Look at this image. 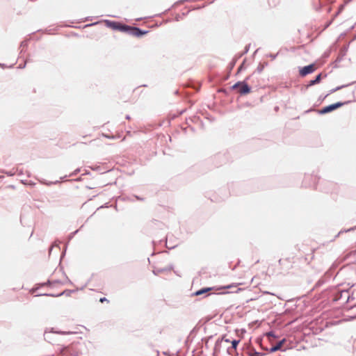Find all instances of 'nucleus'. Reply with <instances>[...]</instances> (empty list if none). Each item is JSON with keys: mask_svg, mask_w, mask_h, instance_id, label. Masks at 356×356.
Returning <instances> with one entry per match:
<instances>
[{"mask_svg": "<svg viewBox=\"0 0 356 356\" xmlns=\"http://www.w3.org/2000/svg\"><path fill=\"white\" fill-rule=\"evenodd\" d=\"M345 4H342L339 6V10L337 11V13H336V15H339L344 8L345 7Z\"/></svg>", "mask_w": 356, "mask_h": 356, "instance_id": "nucleus-24", "label": "nucleus"}, {"mask_svg": "<svg viewBox=\"0 0 356 356\" xmlns=\"http://www.w3.org/2000/svg\"><path fill=\"white\" fill-rule=\"evenodd\" d=\"M321 79H322V74L320 73V74H317L314 79L309 81V82L307 84V87L308 88V87H310V86H312L314 85L319 83L321 82Z\"/></svg>", "mask_w": 356, "mask_h": 356, "instance_id": "nucleus-11", "label": "nucleus"}, {"mask_svg": "<svg viewBox=\"0 0 356 356\" xmlns=\"http://www.w3.org/2000/svg\"><path fill=\"white\" fill-rule=\"evenodd\" d=\"M277 54H270L268 55V56L272 59V60H274L276 57H277Z\"/></svg>", "mask_w": 356, "mask_h": 356, "instance_id": "nucleus-32", "label": "nucleus"}, {"mask_svg": "<svg viewBox=\"0 0 356 356\" xmlns=\"http://www.w3.org/2000/svg\"><path fill=\"white\" fill-rule=\"evenodd\" d=\"M222 340H224L227 343H229L230 342V340L229 339H225L224 337H222V339H218L216 341V343H215V348H214L215 350H217L218 346H220V343H221V341Z\"/></svg>", "mask_w": 356, "mask_h": 356, "instance_id": "nucleus-14", "label": "nucleus"}, {"mask_svg": "<svg viewBox=\"0 0 356 356\" xmlns=\"http://www.w3.org/2000/svg\"><path fill=\"white\" fill-rule=\"evenodd\" d=\"M67 176H64L63 177H61L60 179H64L65 178H66Z\"/></svg>", "mask_w": 356, "mask_h": 356, "instance_id": "nucleus-45", "label": "nucleus"}, {"mask_svg": "<svg viewBox=\"0 0 356 356\" xmlns=\"http://www.w3.org/2000/svg\"><path fill=\"white\" fill-rule=\"evenodd\" d=\"M235 63H236V60H234L230 63V65H231V66H230V68H231V69H232V68L234 67V66Z\"/></svg>", "mask_w": 356, "mask_h": 356, "instance_id": "nucleus-38", "label": "nucleus"}, {"mask_svg": "<svg viewBox=\"0 0 356 356\" xmlns=\"http://www.w3.org/2000/svg\"><path fill=\"white\" fill-rule=\"evenodd\" d=\"M135 197L138 200H143V198L139 197V196H137V195H135Z\"/></svg>", "mask_w": 356, "mask_h": 356, "instance_id": "nucleus-39", "label": "nucleus"}, {"mask_svg": "<svg viewBox=\"0 0 356 356\" xmlns=\"http://www.w3.org/2000/svg\"><path fill=\"white\" fill-rule=\"evenodd\" d=\"M346 51H347V47H344L343 49H341V57L345 56V54L346 53Z\"/></svg>", "mask_w": 356, "mask_h": 356, "instance_id": "nucleus-25", "label": "nucleus"}, {"mask_svg": "<svg viewBox=\"0 0 356 356\" xmlns=\"http://www.w3.org/2000/svg\"><path fill=\"white\" fill-rule=\"evenodd\" d=\"M286 341V339H282L281 341H280L278 343H277L275 345L273 346L270 349H269V352L270 353H274V352H276L277 350H280L282 349V347L283 346V344L284 343V342Z\"/></svg>", "mask_w": 356, "mask_h": 356, "instance_id": "nucleus-8", "label": "nucleus"}, {"mask_svg": "<svg viewBox=\"0 0 356 356\" xmlns=\"http://www.w3.org/2000/svg\"><path fill=\"white\" fill-rule=\"evenodd\" d=\"M348 292H349L348 290H342V291H340V296H339V297L338 298L339 299L342 298L343 297V296L348 294Z\"/></svg>", "mask_w": 356, "mask_h": 356, "instance_id": "nucleus-19", "label": "nucleus"}, {"mask_svg": "<svg viewBox=\"0 0 356 356\" xmlns=\"http://www.w3.org/2000/svg\"><path fill=\"white\" fill-rule=\"evenodd\" d=\"M351 0H345L344 3L345 5L348 4L349 2H350Z\"/></svg>", "mask_w": 356, "mask_h": 356, "instance_id": "nucleus-40", "label": "nucleus"}, {"mask_svg": "<svg viewBox=\"0 0 356 356\" xmlns=\"http://www.w3.org/2000/svg\"><path fill=\"white\" fill-rule=\"evenodd\" d=\"M27 46H28V40H23L21 42L20 48L22 49H21L20 54H22V52H24L25 51V49L27 47Z\"/></svg>", "mask_w": 356, "mask_h": 356, "instance_id": "nucleus-15", "label": "nucleus"}, {"mask_svg": "<svg viewBox=\"0 0 356 356\" xmlns=\"http://www.w3.org/2000/svg\"><path fill=\"white\" fill-rule=\"evenodd\" d=\"M267 335L269 336V337H272L273 338H277V337L275 334V333L273 332V331H270L269 332L267 333Z\"/></svg>", "mask_w": 356, "mask_h": 356, "instance_id": "nucleus-27", "label": "nucleus"}, {"mask_svg": "<svg viewBox=\"0 0 356 356\" xmlns=\"http://www.w3.org/2000/svg\"><path fill=\"white\" fill-rule=\"evenodd\" d=\"M56 353L60 356H79V353L74 348V346H60L56 350Z\"/></svg>", "mask_w": 356, "mask_h": 356, "instance_id": "nucleus-2", "label": "nucleus"}, {"mask_svg": "<svg viewBox=\"0 0 356 356\" xmlns=\"http://www.w3.org/2000/svg\"><path fill=\"white\" fill-rule=\"evenodd\" d=\"M316 70L315 64H309L308 65L301 67L299 70V74L301 76H305L307 74H312Z\"/></svg>", "mask_w": 356, "mask_h": 356, "instance_id": "nucleus-5", "label": "nucleus"}, {"mask_svg": "<svg viewBox=\"0 0 356 356\" xmlns=\"http://www.w3.org/2000/svg\"><path fill=\"white\" fill-rule=\"evenodd\" d=\"M251 91V87L246 83L245 81H243L241 85L239 86L238 92L241 95H245L250 93Z\"/></svg>", "mask_w": 356, "mask_h": 356, "instance_id": "nucleus-6", "label": "nucleus"}, {"mask_svg": "<svg viewBox=\"0 0 356 356\" xmlns=\"http://www.w3.org/2000/svg\"><path fill=\"white\" fill-rule=\"evenodd\" d=\"M99 168H100V167H99V166H98V167H97V168H95V169L97 170H99Z\"/></svg>", "mask_w": 356, "mask_h": 356, "instance_id": "nucleus-46", "label": "nucleus"}, {"mask_svg": "<svg viewBox=\"0 0 356 356\" xmlns=\"http://www.w3.org/2000/svg\"><path fill=\"white\" fill-rule=\"evenodd\" d=\"M77 232H78V230H76L75 232L71 233L70 235L69 236V240H71L73 238V236H74V234H76Z\"/></svg>", "mask_w": 356, "mask_h": 356, "instance_id": "nucleus-30", "label": "nucleus"}, {"mask_svg": "<svg viewBox=\"0 0 356 356\" xmlns=\"http://www.w3.org/2000/svg\"><path fill=\"white\" fill-rule=\"evenodd\" d=\"M249 46H250V44H249V45H247V46L245 47L244 51L241 54V56H242V55L245 54H247V53H248V51H249Z\"/></svg>", "mask_w": 356, "mask_h": 356, "instance_id": "nucleus-29", "label": "nucleus"}, {"mask_svg": "<svg viewBox=\"0 0 356 356\" xmlns=\"http://www.w3.org/2000/svg\"><path fill=\"white\" fill-rule=\"evenodd\" d=\"M324 280L321 279L316 283V286H321L322 284H323Z\"/></svg>", "mask_w": 356, "mask_h": 356, "instance_id": "nucleus-26", "label": "nucleus"}, {"mask_svg": "<svg viewBox=\"0 0 356 356\" xmlns=\"http://www.w3.org/2000/svg\"><path fill=\"white\" fill-rule=\"evenodd\" d=\"M104 23L106 24L107 27H109L113 30H118V26L120 25V22H115V21H111L108 19L104 20Z\"/></svg>", "mask_w": 356, "mask_h": 356, "instance_id": "nucleus-9", "label": "nucleus"}, {"mask_svg": "<svg viewBox=\"0 0 356 356\" xmlns=\"http://www.w3.org/2000/svg\"><path fill=\"white\" fill-rule=\"evenodd\" d=\"M267 65V63H264V64H261V63H260V64L258 65V67H257V70L259 72H261L263 71L264 68V66H265V65Z\"/></svg>", "mask_w": 356, "mask_h": 356, "instance_id": "nucleus-17", "label": "nucleus"}, {"mask_svg": "<svg viewBox=\"0 0 356 356\" xmlns=\"http://www.w3.org/2000/svg\"><path fill=\"white\" fill-rule=\"evenodd\" d=\"M26 62L27 61L26 60L24 64H20L18 67L20 68V69L24 68L25 66H26Z\"/></svg>", "mask_w": 356, "mask_h": 356, "instance_id": "nucleus-34", "label": "nucleus"}, {"mask_svg": "<svg viewBox=\"0 0 356 356\" xmlns=\"http://www.w3.org/2000/svg\"><path fill=\"white\" fill-rule=\"evenodd\" d=\"M117 31H120L123 33H126L130 35L136 36L138 38L142 37L147 34L149 31L146 30H142L137 26H131L120 22L118 29Z\"/></svg>", "mask_w": 356, "mask_h": 356, "instance_id": "nucleus-1", "label": "nucleus"}, {"mask_svg": "<svg viewBox=\"0 0 356 356\" xmlns=\"http://www.w3.org/2000/svg\"><path fill=\"white\" fill-rule=\"evenodd\" d=\"M243 65H244V61L243 62V63L238 67V72H240L243 69Z\"/></svg>", "mask_w": 356, "mask_h": 356, "instance_id": "nucleus-33", "label": "nucleus"}, {"mask_svg": "<svg viewBox=\"0 0 356 356\" xmlns=\"http://www.w3.org/2000/svg\"><path fill=\"white\" fill-rule=\"evenodd\" d=\"M248 355L249 356H262L264 354L257 352L255 349H252L248 353Z\"/></svg>", "mask_w": 356, "mask_h": 356, "instance_id": "nucleus-13", "label": "nucleus"}, {"mask_svg": "<svg viewBox=\"0 0 356 356\" xmlns=\"http://www.w3.org/2000/svg\"><path fill=\"white\" fill-rule=\"evenodd\" d=\"M176 20H177V21H178V20H179V17H176Z\"/></svg>", "mask_w": 356, "mask_h": 356, "instance_id": "nucleus-48", "label": "nucleus"}, {"mask_svg": "<svg viewBox=\"0 0 356 356\" xmlns=\"http://www.w3.org/2000/svg\"><path fill=\"white\" fill-rule=\"evenodd\" d=\"M74 334L76 332H62V331H54V329H51V331L47 332V330L44 333V340L50 343H54L56 341L53 337V334Z\"/></svg>", "mask_w": 356, "mask_h": 356, "instance_id": "nucleus-4", "label": "nucleus"}, {"mask_svg": "<svg viewBox=\"0 0 356 356\" xmlns=\"http://www.w3.org/2000/svg\"><path fill=\"white\" fill-rule=\"evenodd\" d=\"M79 169L75 170L70 176L76 175L79 172Z\"/></svg>", "mask_w": 356, "mask_h": 356, "instance_id": "nucleus-35", "label": "nucleus"}, {"mask_svg": "<svg viewBox=\"0 0 356 356\" xmlns=\"http://www.w3.org/2000/svg\"><path fill=\"white\" fill-rule=\"evenodd\" d=\"M241 83H242V81H238V82H236V83H234V84L232 86V88H232V90H236V89H237V90H239V86H240V85H241Z\"/></svg>", "mask_w": 356, "mask_h": 356, "instance_id": "nucleus-16", "label": "nucleus"}, {"mask_svg": "<svg viewBox=\"0 0 356 356\" xmlns=\"http://www.w3.org/2000/svg\"><path fill=\"white\" fill-rule=\"evenodd\" d=\"M344 87H345V86H338V87H337V88H335L332 89V90H331L330 92H331V93L334 92H336V91H337V90H341V88H344Z\"/></svg>", "mask_w": 356, "mask_h": 356, "instance_id": "nucleus-22", "label": "nucleus"}, {"mask_svg": "<svg viewBox=\"0 0 356 356\" xmlns=\"http://www.w3.org/2000/svg\"><path fill=\"white\" fill-rule=\"evenodd\" d=\"M172 269H173V266L171 264V265L168 266L165 268H159L154 269L153 270V273L155 275H158L162 273L170 272Z\"/></svg>", "mask_w": 356, "mask_h": 356, "instance_id": "nucleus-7", "label": "nucleus"}, {"mask_svg": "<svg viewBox=\"0 0 356 356\" xmlns=\"http://www.w3.org/2000/svg\"><path fill=\"white\" fill-rule=\"evenodd\" d=\"M4 173L7 174L8 176H13L15 175V172H13L12 171H9V172H6V171H3Z\"/></svg>", "mask_w": 356, "mask_h": 356, "instance_id": "nucleus-31", "label": "nucleus"}, {"mask_svg": "<svg viewBox=\"0 0 356 356\" xmlns=\"http://www.w3.org/2000/svg\"><path fill=\"white\" fill-rule=\"evenodd\" d=\"M349 102H350L349 101L344 102H338L334 104H330V105L326 106L322 108L321 109L318 110V113L320 115H324V114L330 113V112L341 107L342 106L348 104Z\"/></svg>", "mask_w": 356, "mask_h": 356, "instance_id": "nucleus-3", "label": "nucleus"}, {"mask_svg": "<svg viewBox=\"0 0 356 356\" xmlns=\"http://www.w3.org/2000/svg\"><path fill=\"white\" fill-rule=\"evenodd\" d=\"M99 301H100L101 302H106H106H108V300L105 297H104V298H100V300H99Z\"/></svg>", "mask_w": 356, "mask_h": 356, "instance_id": "nucleus-37", "label": "nucleus"}, {"mask_svg": "<svg viewBox=\"0 0 356 356\" xmlns=\"http://www.w3.org/2000/svg\"><path fill=\"white\" fill-rule=\"evenodd\" d=\"M356 229V227H350V229H344V230H341L339 234H337V236H338L340 234L343 233V232H351V231H353Z\"/></svg>", "mask_w": 356, "mask_h": 356, "instance_id": "nucleus-18", "label": "nucleus"}, {"mask_svg": "<svg viewBox=\"0 0 356 356\" xmlns=\"http://www.w3.org/2000/svg\"><path fill=\"white\" fill-rule=\"evenodd\" d=\"M58 280L50 281L48 280L46 283H44L42 285H51L52 283H58Z\"/></svg>", "mask_w": 356, "mask_h": 356, "instance_id": "nucleus-23", "label": "nucleus"}, {"mask_svg": "<svg viewBox=\"0 0 356 356\" xmlns=\"http://www.w3.org/2000/svg\"><path fill=\"white\" fill-rule=\"evenodd\" d=\"M213 289L212 287H204L202 288L200 290L196 291L195 293H193V296H201L203 294H207L209 291H211Z\"/></svg>", "mask_w": 356, "mask_h": 356, "instance_id": "nucleus-12", "label": "nucleus"}, {"mask_svg": "<svg viewBox=\"0 0 356 356\" xmlns=\"http://www.w3.org/2000/svg\"><path fill=\"white\" fill-rule=\"evenodd\" d=\"M232 288H237V286L234 285V284H229V285L224 286L221 287L220 289H232Z\"/></svg>", "mask_w": 356, "mask_h": 356, "instance_id": "nucleus-20", "label": "nucleus"}, {"mask_svg": "<svg viewBox=\"0 0 356 356\" xmlns=\"http://www.w3.org/2000/svg\"><path fill=\"white\" fill-rule=\"evenodd\" d=\"M65 293V291L60 293H58L57 295H54V294H51V293H45L44 294V296H53V297H59V296H61L62 295H63Z\"/></svg>", "mask_w": 356, "mask_h": 356, "instance_id": "nucleus-21", "label": "nucleus"}, {"mask_svg": "<svg viewBox=\"0 0 356 356\" xmlns=\"http://www.w3.org/2000/svg\"><path fill=\"white\" fill-rule=\"evenodd\" d=\"M95 24H88V26H92L94 25Z\"/></svg>", "mask_w": 356, "mask_h": 356, "instance_id": "nucleus-47", "label": "nucleus"}, {"mask_svg": "<svg viewBox=\"0 0 356 356\" xmlns=\"http://www.w3.org/2000/svg\"><path fill=\"white\" fill-rule=\"evenodd\" d=\"M347 295H348V296H347V299H346V302H349L350 300H352L353 298V296L348 295V293Z\"/></svg>", "mask_w": 356, "mask_h": 356, "instance_id": "nucleus-36", "label": "nucleus"}, {"mask_svg": "<svg viewBox=\"0 0 356 356\" xmlns=\"http://www.w3.org/2000/svg\"><path fill=\"white\" fill-rule=\"evenodd\" d=\"M240 342V340H236V339H234L233 341H231L232 343V346L230 348H227V353L230 355H232V350H236V348Z\"/></svg>", "mask_w": 356, "mask_h": 356, "instance_id": "nucleus-10", "label": "nucleus"}, {"mask_svg": "<svg viewBox=\"0 0 356 356\" xmlns=\"http://www.w3.org/2000/svg\"><path fill=\"white\" fill-rule=\"evenodd\" d=\"M341 58H337V61H341Z\"/></svg>", "mask_w": 356, "mask_h": 356, "instance_id": "nucleus-44", "label": "nucleus"}, {"mask_svg": "<svg viewBox=\"0 0 356 356\" xmlns=\"http://www.w3.org/2000/svg\"><path fill=\"white\" fill-rule=\"evenodd\" d=\"M44 184L47 185V186H49L51 184H58L60 183V181H55L54 182H43Z\"/></svg>", "mask_w": 356, "mask_h": 356, "instance_id": "nucleus-28", "label": "nucleus"}, {"mask_svg": "<svg viewBox=\"0 0 356 356\" xmlns=\"http://www.w3.org/2000/svg\"><path fill=\"white\" fill-rule=\"evenodd\" d=\"M130 118H130V116H129V115H126V119H127V120H130Z\"/></svg>", "mask_w": 356, "mask_h": 356, "instance_id": "nucleus-41", "label": "nucleus"}, {"mask_svg": "<svg viewBox=\"0 0 356 356\" xmlns=\"http://www.w3.org/2000/svg\"><path fill=\"white\" fill-rule=\"evenodd\" d=\"M65 248H67V245H65ZM65 251H66V249H65L64 252H63V256L65 255Z\"/></svg>", "mask_w": 356, "mask_h": 356, "instance_id": "nucleus-42", "label": "nucleus"}, {"mask_svg": "<svg viewBox=\"0 0 356 356\" xmlns=\"http://www.w3.org/2000/svg\"><path fill=\"white\" fill-rule=\"evenodd\" d=\"M241 289L240 288H237L236 291L235 292H238V291H240Z\"/></svg>", "mask_w": 356, "mask_h": 356, "instance_id": "nucleus-43", "label": "nucleus"}]
</instances>
